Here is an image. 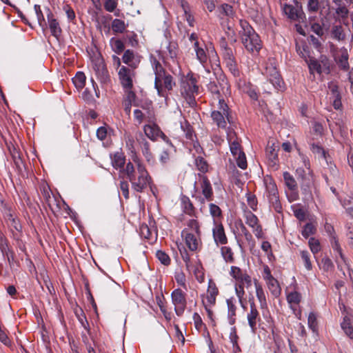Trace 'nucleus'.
I'll return each instance as SVG.
<instances>
[{"mask_svg":"<svg viewBox=\"0 0 353 353\" xmlns=\"http://www.w3.org/2000/svg\"><path fill=\"white\" fill-rule=\"evenodd\" d=\"M132 160L128 162L125 168L121 170V174L125 176L131 183L132 188L137 192H143L150 185L152 179L141 159L136 152L132 156Z\"/></svg>","mask_w":353,"mask_h":353,"instance_id":"f257e3e1","label":"nucleus"},{"mask_svg":"<svg viewBox=\"0 0 353 353\" xmlns=\"http://www.w3.org/2000/svg\"><path fill=\"white\" fill-rule=\"evenodd\" d=\"M239 35L244 48L252 54H258L262 48L259 35L245 20L239 21Z\"/></svg>","mask_w":353,"mask_h":353,"instance_id":"f03ea898","label":"nucleus"},{"mask_svg":"<svg viewBox=\"0 0 353 353\" xmlns=\"http://www.w3.org/2000/svg\"><path fill=\"white\" fill-rule=\"evenodd\" d=\"M211 118L219 128L223 130L227 128L228 123H232L231 110L223 99H219L218 110L212 112Z\"/></svg>","mask_w":353,"mask_h":353,"instance_id":"7ed1b4c3","label":"nucleus"},{"mask_svg":"<svg viewBox=\"0 0 353 353\" xmlns=\"http://www.w3.org/2000/svg\"><path fill=\"white\" fill-rule=\"evenodd\" d=\"M265 187V194L271 205L275 211L280 212L281 210V205L279 201V192L276 185L273 179L267 175L263 179Z\"/></svg>","mask_w":353,"mask_h":353,"instance_id":"20e7f679","label":"nucleus"},{"mask_svg":"<svg viewBox=\"0 0 353 353\" xmlns=\"http://www.w3.org/2000/svg\"><path fill=\"white\" fill-rule=\"evenodd\" d=\"M265 74L276 89L279 90L283 89L284 82L276 68L274 59H269L266 63Z\"/></svg>","mask_w":353,"mask_h":353,"instance_id":"39448f33","label":"nucleus"},{"mask_svg":"<svg viewBox=\"0 0 353 353\" xmlns=\"http://www.w3.org/2000/svg\"><path fill=\"white\" fill-rule=\"evenodd\" d=\"M306 63L310 74H314L315 72L319 74L323 72H330V61L325 55H321L319 59L310 57L308 59H306Z\"/></svg>","mask_w":353,"mask_h":353,"instance_id":"423d86ee","label":"nucleus"},{"mask_svg":"<svg viewBox=\"0 0 353 353\" xmlns=\"http://www.w3.org/2000/svg\"><path fill=\"white\" fill-rule=\"evenodd\" d=\"M200 188L202 196H194L201 203H204L205 201H211L214 198V192L212 184L205 174H198Z\"/></svg>","mask_w":353,"mask_h":353,"instance_id":"0eeeda50","label":"nucleus"},{"mask_svg":"<svg viewBox=\"0 0 353 353\" xmlns=\"http://www.w3.org/2000/svg\"><path fill=\"white\" fill-rule=\"evenodd\" d=\"M301 157L303 165L307 170V175L300 180V185L303 194L307 196L311 194V188L314 182V175L312 171L310 170V163L308 158L304 155H301Z\"/></svg>","mask_w":353,"mask_h":353,"instance_id":"6e6552de","label":"nucleus"},{"mask_svg":"<svg viewBox=\"0 0 353 353\" xmlns=\"http://www.w3.org/2000/svg\"><path fill=\"white\" fill-rule=\"evenodd\" d=\"M135 70L125 65L121 66L118 72V77L123 88H134V80L137 76Z\"/></svg>","mask_w":353,"mask_h":353,"instance_id":"1a4fd4ad","label":"nucleus"},{"mask_svg":"<svg viewBox=\"0 0 353 353\" xmlns=\"http://www.w3.org/2000/svg\"><path fill=\"white\" fill-rule=\"evenodd\" d=\"M186 294L180 288L175 289L171 294L172 302L174 305V311L177 316H181L187 305Z\"/></svg>","mask_w":353,"mask_h":353,"instance_id":"9d476101","label":"nucleus"},{"mask_svg":"<svg viewBox=\"0 0 353 353\" xmlns=\"http://www.w3.org/2000/svg\"><path fill=\"white\" fill-rule=\"evenodd\" d=\"M330 52L332 53L334 59L339 67L343 70H347L349 68V55L347 49L345 48L337 49L333 43L330 45Z\"/></svg>","mask_w":353,"mask_h":353,"instance_id":"9b49d317","label":"nucleus"},{"mask_svg":"<svg viewBox=\"0 0 353 353\" xmlns=\"http://www.w3.org/2000/svg\"><path fill=\"white\" fill-rule=\"evenodd\" d=\"M249 304L250 310L247 313V320L252 332L255 333L261 321V318L254 301L250 299Z\"/></svg>","mask_w":353,"mask_h":353,"instance_id":"f8f14e48","label":"nucleus"},{"mask_svg":"<svg viewBox=\"0 0 353 353\" xmlns=\"http://www.w3.org/2000/svg\"><path fill=\"white\" fill-rule=\"evenodd\" d=\"M136 139L146 162L148 165H154L155 163V157L151 151L150 143L141 132H139V134L137 135Z\"/></svg>","mask_w":353,"mask_h":353,"instance_id":"ddd939ff","label":"nucleus"},{"mask_svg":"<svg viewBox=\"0 0 353 353\" xmlns=\"http://www.w3.org/2000/svg\"><path fill=\"white\" fill-rule=\"evenodd\" d=\"M245 223L252 229V232L257 239H264L265 234L258 217L251 211H246L244 214Z\"/></svg>","mask_w":353,"mask_h":353,"instance_id":"4468645a","label":"nucleus"},{"mask_svg":"<svg viewBox=\"0 0 353 353\" xmlns=\"http://www.w3.org/2000/svg\"><path fill=\"white\" fill-rule=\"evenodd\" d=\"M208 89L212 94H215L219 101V99H223L221 94H225L228 92L229 85L224 77H220L216 81H211L208 84Z\"/></svg>","mask_w":353,"mask_h":353,"instance_id":"2eb2a0df","label":"nucleus"},{"mask_svg":"<svg viewBox=\"0 0 353 353\" xmlns=\"http://www.w3.org/2000/svg\"><path fill=\"white\" fill-rule=\"evenodd\" d=\"M145 135L151 141H157L161 137L165 142L172 145L168 137L161 131L160 128L155 123L146 124L143 126Z\"/></svg>","mask_w":353,"mask_h":353,"instance_id":"dca6fc26","label":"nucleus"},{"mask_svg":"<svg viewBox=\"0 0 353 353\" xmlns=\"http://www.w3.org/2000/svg\"><path fill=\"white\" fill-rule=\"evenodd\" d=\"M212 232L214 243L217 247L228 243V239L224 227L221 223L214 221Z\"/></svg>","mask_w":353,"mask_h":353,"instance_id":"f3484780","label":"nucleus"},{"mask_svg":"<svg viewBox=\"0 0 353 353\" xmlns=\"http://www.w3.org/2000/svg\"><path fill=\"white\" fill-rule=\"evenodd\" d=\"M230 276H232L239 284L245 285L246 288H249L252 285L251 277L241 268L236 266H232L230 268Z\"/></svg>","mask_w":353,"mask_h":353,"instance_id":"a211bd4d","label":"nucleus"},{"mask_svg":"<svg viewBox=\"0 0 353 353\" xmlns=\"http://www.w3.org/2000/svg\"><path fill=\"white\" fill-rule=\"evenodd\" d=\"M200 235L201 233L192 232L188 229H184L181 232V236L185 238L186 245L191 251L197 250L200 243Z\"/></svg>","mask_w":353,"mask_h":353,"instance_id":"6ab92c4d","label":"nucleus"},{"mask_svg":"<svg viewBox=\"0 0 353 353\" xmlns=\"http://www.w3.org/2000/svg\"><path fill=\"white\" fill-rule=\"evenodd\" d=\"M141 57L132 50H126L122 57V61L128 68L137 69L141 62Z\"/></svg>","mask_w":353,"mask_h":353,"instance_id":"aec40b11","label":"nucleus"},{"mask_svg":"<svg viewBox=\"0 0 353 353\" xmlns=\"http://www.w3.org/2000/svg\"><path fill=\"white\" fill-rule=\"evenodd\" d=\"M199 87L196 85V79L192 76L188 75L186 79L182 83V94H197Z\"/></svg>","mask_w":353,"mask_h":353,"instance_id":"412c9836","label":"nucleus"},{"mask_svg":"<svg viewBox=\"0 0 353 353\" xmlns=\"http://www.w3.org/2000/svg\"><path fill=\"white\" fill-rule=\"evenodd\" d=\"M193 49L195 52L196 59L205 67V64L207 63L208 59L207 51H209L210 49L205 43H196Z\"/></svg>","mask_w":353,"mask_h":353,"instance_id":"4be33fe9","label":"nucleus"},{"mask_svg":"<svg viewBox=\"0 0 353 353\" xmlns=\"http://www.w3.org/2000/svg\"><path fill=\"white\" fill-rule=\"evenodd\" d=\"M47 19L52 35L58 39L61 34V28L58 21L53 17V14L49 9H48Z\"/></svg>","mask_w":353,"mask_h":353,"instance_id":"5701e85b","label":"nucleus"},{"mask_svg":"<svg viewBox=\"0 0 353 353\" xmlns=\"http://www.w3.org/2000/svg\"><path fill=\"white\" fill-rule=\"evenodd\" d=\"M140 235L141 237L147 239L149 243H152L157 239V231L150 228L147 224L143 223L139 228Z\"/></svg>","mask_w":353,"mask_h":353,"instance_id":"b1692460","label":"nucleus"},{"mask_svg":"<svg viewBox=\"0 0 353 353\" xmlns=\"http://www.w3.org/2000/svg\"><path fill=\"white\" fill-rule=\"evenodd\" d=\"M219 294V290L216 283L210 279L208 281V287L207 290L206 301L209 305H214L216 303V299Z\"/></svg>","mask_w":353,"mask_h":353,"instance_id":"393cba45","label":"nucleus"},{"mask_svg":"<svg viewBox=\"0 0 353 353\" xmlns=\"http://www.w3.org/2000/svg\"><path fill=\"white\" fill-rule=\"evenodd\" d=\"M228 306V319L230 325H233L236 323V300L234 297L228 299L226 301Z\"/></svg>","mask_w":353,"mask_h":353,"instance_id":"a878e982","label":"nucleus"},{"mask_svg":"<svg viewBox=\"0 0 353 353\" xmlns=\"http://www.w3.org/2000/svg\"><path fill=\"white\" fill-rule=\"evenodd\" d=\"M168 74L165 70L160 72V74L159 72L155 74L154 88L160 97H165L167 94L163 89V83Z\"/></svg>","mask_w":353,"mask_h":353,"instance_id":"bb28decb","label":"nucleus"},{"mask_svg":"<svg viewBox=\"0 0 353 353\" xmlns=\"http://www.w3.org/2000/svg\"><path fill=\"white\" fill-rule=\"evenodd\" d=\"M254 283L256 289V296L259 302L261 308H267L268 303L266 300V296L262 285L258 282L256 279H254Z\"/></svg>","mask_w":353,"mask_h":353,"instance_id":"cd10ccee","label":"nucleus"},{"mask_svg":"<svg viewBox=\"0 0 353 353\" xmlns=\"http://www.w3.org/2000/svg\"><path fill=\"white\" fill-rule=\"evenodd\" d=\"M265 281L271 294L276 298L279 297L281 292V288L278 281L274 277Z\"/></svg>","mask_w":353,"mask_h":353,"instance_id":"c85d7f7f","label":"nucleus"},{"mask_svg":"<svg viewBox=\"0 0 353 353\" xmlns=\"http://www.w3.org/2000/svg\"><path fill=\"white\" fill-rule=\"evenodd\" d=\"M330 34L332 39L339 41H343L346 38L343 28L340 25L333 26L330 32Z\"/></svg>","mask_w":353,"mask_h":353,"instance_id":"c756f323","label":"nucleus"},{"mask_svg":"<svg viewBox=\"0 0 353 353\" xmlns=\"http://www.w3.org/2000/svg\"><path fill=\"white\" fill-rule=\"evenodd\" d=\"M157 53L159 55V58H157L154 54H150V57H149L150 63L151 64V66H152V68L153 70L154 74L158 72L160 74V72L165 70L159 61V59L161 58V53H160V52H157Z\"/></svg>","mask_w":353,"mask_h":353,"instance_id":"7c9ffc66","label":"nucleus"},{"mask_svg":"<svg viewBox=\"0 0 353 353\" xmlns=\"http://www.w3.org/2000/svg\"><path fill=\"white\" fill-rule=\"evenodd\" d=\"M125 157L123 153L116 152L112 159V166L116 169H120V171L125 168Z\"/></svg>","mask_w":353,"mask_h":353,"instance_id":"2f4dec72","label":"nucleus"},{"mask_svg":"<svg viewBox=\"0 0 353 353\" xmlns=\"http://www.w3.org/2000/svg\"><path fill=\"white\" fill-rule=\"evenodd\" d=\"M221 254L226 263H232L234 262V252L229 246L222 245L220 248Z\"/></svg>","mask_w":353,"mask_h":353,"instance_id":"473e14b6","label":"nucleus"},{"mask_svg":"<svg viewBox=\"0 0 353 353\" xmlns=\"http://www.w3.org/2000/svg\"><path fill=\"white\" fill-rule=\"evenodd\" d=\"M283 176L288 188L292 192L297 190V183L294 176L288 172H284Z\"/></svg>","mask_w":353,"mask_h":353,"instance_id":"72a5a7b5","label":"nucleus"},{"mask_svg":"<svg viewBox=\"0 0 353 353\" xmlns=\"http://www.w3.org/2000/svg\"><path fill=\"white\" fill-rule=\"evenodd\" d=\"M110 45L112 50L117 54H120L125 49L123 42L121 39L114 37L110 39Z\"/></svg>","mask_w":353,"mask_h":353,"instance_id":"f704fd0d","label":"nucleus"},{"mask_svg":"<svg viewBox=\"0 0 353 353\" xmlns=\"http://www.w3.org/2000/svg\"><path fill=\"white\" fill-rule=\"evenodd\" d=\"M181 208L185 214L193 215L194 213V207L188 196L181 198Z\"/></svg>","mask_w":353,"mask_h":353,"instance_id":"c9c22d12","label":"nucleus"},{"mask_svg":"<svg viewBox=\"0 0 353 353\" xmlns=\"http://www.w3.org/2000/svg\"><path fill=\"white\" fill-rule=\"evenodd\" d=\"M181 128L184 132L185 137L189 140L193 141L194 137L193 128L185 119L183 121H181Z\"/></svg>","mask_w":353,"mask_h":353,"instance_id":"e433bc0d","label":"nucleus"},{"mask_svg":"<svg viewBox=\"0 0 353 353\" xmlns=\"http://www.w3.org/2000/svg\"><path fill=\"white\" fill-rule=\"evenodd\" d=\"M265 154L267 158L269 159V161H271L272 165L276 164L278 158V154L276 150L274 147V144L272 145L267 146L265 149Z\"/></svg>","mask_w":353,"mask_h":353,"instance_id":"4c0bfd02","label":"nucleus"},{"mask_svg":"<svg viewBox=\"0 0 353 353\" xmlns=\"http://www.w3.org/2000/svg\"><path fill=\"white\" fill-rule=\"evenodd\" d=\"M126 28L125 22L121 19H115L112 22V29L114 33H123Z\"/></svg>","mask_w":353,"mask_h":353,"instance_id":"58836bf2","label":"nucleus"},{"mask_svg":"<svg viewBox=\"0 0 353 353\" xmlns=\"http://www.w3.org/2000/svg\"><path fill=\"white\" fill-rule=\"evenodd\" d=\"M0 250L3 255L6 256L8 262L10 263V259L9 256V251L10 248H9L8 240L3 235H0Z\"/></svg>","mask_w":353,"mask_h":353,"instance_id":"ea45409f","label":"nucleus"},{"mask_svg":"<svg viewBox=\"0 0 353 353\" xmlns=\"http://www.w3.org/2000/svg\"><path fill=\"white\" fill-rule=\"evenodd\" d=\"M341 326L345 334L350 339H353V327L351 325L349 318L345 316L341 323Z\"/></svg>","mask_w":353,"mask_h":353,"instance_id":"a19ab883","label":"nucleus"},{"mask_svg":"<svg viewBox=\"0 0 353 353\" xmlns=\"http://www.w3.org/2000/svg\"><path fill=\"white\" fill-rule=\"evenodd\" d=\"M85 79L84 73L78 72L72 79V81L77 88L81 89L85 85Z\"/></svg>","mask_w":353,"mask_h":353,"instance_id":"79ce46f5","label":"nucleus"},{"mask_svg":"<svg viewBox=\"0 0 353 353\" xmlns=\"http://www.w3.org/2000/svg\"><path fill=\"white\" fill-rule=\"evenodd\" d=\"M283 12L291 19L296 20L299 18L297 9L291 5H285Z\"/></svg>","mask_w":353,"mask_h":353,"instance_id":"37998d69","label":"nucleus"},{"mask_svg":"<svg viewBox=\"0 0 353 353\" xmlns=\"http://www.w3.org/2000/svg\"><path fill=\"white\" fill-rule=\"evenodd\" d=\"M13 162L19 171H21L24 167L22 159L20 157L19 152L14 148L13 151L11 152Z\"/></svg>","mask_w":353,"mask_h":353,"instance_id":"c03bdc74","label":"nucleus"},{"mask_svg":"<svg viewBox=\"0 0 353 353\" xmlns=\"http://www.w3.org/2000/svg\"><path fill=\"white\" fill-rule=\"evenodd\" d=\"M195 165L196 168L204 174L208 171V164L207 161L201 157H198L195 159Z\"/></svg>","mask_w":353,"mask_h":353,"instance_id":"a18cd8bd","label":"nucleus"},{"mask_svg":"<svg viewBox=\"0 0 353 353\" xmlns=\"http://www.w3.org/2000/svg\"><path fill=\"white\" fill-rule=\"evenodd\" d=\"M230 149L234 157H236L237 155L243 152L241 150V145L237 139L232 141V139H230Z\"/></svg>","mask_w":353,"mask_h":353,"instance_id":"49530a36","label":"nucleus"},{"mask_svg":"<svg viewBox=\"0 0 353 353\" xmlns=\"http://www.w3.org/2000/svg\"><path fill=\"white\" fill-rule=\"evenodd\" d=\"M316 231V227L312 223H306L302 231L301 234L305 239L308 238L310 235L314 234Z\"/></svg>","mask_w":353,"mask_h":353,"instance_id":"de8ad7c7","label":"nucleus"},{"mask_svg":"<svg viewBox=\"0 0 353 353\" xmlns=\"http://www.w3.org/2000/svg\"><path fill=\"white\" fill-rule=\"evenodd\" d=\"M308 327L312 330L313 332H316L318 330V323L316 315L314 312H310L307 318Z\"/></svg>","mask_w":353,"mask_h":353,"instance_id":"09e8293b","label":"nucleus"},{"mask_svg":"<svg viewBox=\"0 0 353 353\" xmlns=\"http://www.w3.org/2000/svg\"><path fill=\"white\" fill-rule=\"evenodd\" d=\"M209 210L211 216L214 218V222L217 221L216 219L221 217L222 211L218 205L214 203H210L209 205Z\"/></svg>","mask_w":353,"mask_h":353,"instance_id":"8fccbe9b","label":"nucleus"},{"mask_svg":"<svg viewBox=\"0 0 353 353\" xmlns=\"http://www.w3.org/2000/svg\"><path fill=\"white\" fill-rule=\"evenodd\" d=\"M300 255L303 262L304 263V265L307 270H311L312 268V265L310 261V254L307 250H302L300 252Z\"/></svg>","mask_w":353,"mask_h":353,"instance_id":"3c124183","label":"nucleus"},{"mask_svg":"<svg viewBox=\"0 0 353 353\" xmlns=\"http://www.w3.org/2000/svg\"><path fill=\"white\" fill-rule=\"evenodd\" d=\"M301 300V295L296 291L290 292L287 296V301L290 304H299Z\"/></svg>","mask_w":353,"mask_h":353,"instance_id":"603ef678","label":"nucleus"},{"mask_svg":"<svg viewBox=\"0 0 353 353\" xmlns=\"http://www.w3.org/2000/svg\"><path fill=\"white\" fill-rule=\"evenodd\" d=\"M225 63L228 68L229 70L232 73L234 76H237L239 74L237 64L235 60V57L231 59L225 61Z\"/></svg>","mask_w":353,"mask_h":353,"instance_id":"864d4df0","label":"nucleus"},{"mask_svg":"<svg viewBox=\"0 0 353 353\" xmlns=\"http://www.w3.org/2000/svg\"><path fill=\"white\" fill-rule=\"evenodd\" d=\"M239 229L242 233V234L244 236L245 240L248 241V243H252V246L254 245V242L253 240V237L252 234L248 231V230L246 228L245 225L241 222L239 223Z\"/></svg>","mask_w":353,"mask_h":353,"instance_id":"5fc2aeb1","label":"nucleus"},{"mask_svg":"<svg viewBox=\"0 0 353 353\" xmlns=\"http://www.w3.org/2000/svg\"><path fill=\"white\" fill-rule=\"evenodd\" d=\"M238 339L239 336L237 335L236 332V327H232L230 329V342L232 343L233 348L240 350V347L238 345Z\"/></svg>","mask_w":353,"mask_h":353,"instance_id":"6e6d98bb","label":"nucleus"},{"mask_svg":"<svg viewBox=\"0 0 353 353\" xmlns=\"http://www.w3.org/2000/svg\"><path fill=\"white\" fill-rule=\"evenodd\" d=\"M185 229H188L189 231L194 233L199 234L200 232V226L198 221L196 219H192L188 221L187 222V228Z\"/></svg>","mask_w":353,"mask_h":353,"instance_id":"4d7b16f0","label":"nucleus"},{"mask_svg":"<svg viewBox=\"0 0 353 353\" xmlns=\"http://www.w3.org/2000/svg\"><path fill=\"white\" fill-rule=\"evenodd\" d=\"M167 50L170 59H174L176 58L178 45L176 42L170 41L167 46Z\"/></svg>","mask_w":353,"mask_h":353,"instance_id":"13d9d810","label":"nucleus"},{"mask_svg":"<svg viewBox=\"0 0 353 353\" xmlns=\"http://www.w3.org/2000/svg\"><path fill=\"white\" fill-rule=\"evenodd\" d=\"M93 68L97 74H103L105 71V65L102 59L97 58L92 61Z\"/></svg>","mask_w":353,"mask_h":353,"instance_id":"bf43d9fd","label":"nucleus"},{"mask_svg":"<svg viewBox=\"0 0 353 353\" xmlns=\"http://www.w3.org/2000/svg\"><path fill=\"white\" fill-rule=\"evenodd\" d=\"M175 84L172 76L169 74L163 83V89L165 92V90L170 91L173 89Z\"/></svg>","mask_w":353,"mask_h":353,"instance_id":"052dcab7","label":"nucleus"},{"mask_svg":"<svg viewBox=\"0 0 353 353\" xmlns=\"http://www.w3.org/2000/svg\"><path fill=\"white\" fill-rule=\"evenodd\" d=\"M332 246L333 250L337 252V254H339V256L340 257L341 261L345 265H347V260H346L344 254H343L342 249L339 243V241L336 239H334V241L332 243Z\"/></svg>","mask_w":353,"mask_h":353,"instance_id":"680f3d73","label":"nucleus"},{"mask_svg":"<svg viewBox=\"0 0 353 353\" xmlns=\"http://www.w3.org/2000/svg\"><path fill=\"white\" fill-rule=\"evenodd\" d=\"M156 256L162 264L168 265L170 263V258L165 252L158 250L156 253Z\"/></svg>","mask_w":353,"mask_h":353,"instance_id":"e2e57ef3","label":"nucleus"},{"mask_svg":"<svg viewBox=\"0 0 353 353\" xmlns=\"http://www.w3.org/2000/svg\"><path fill=\"white\" fill-rule=\"evenodd\" d=\"M234 159H236L237 165L240 168L245 170L247 168L248 163L244 152L237 155Z\"/></svg>","mask_w":353,"mask_h":353,"instance_id":"0e129e2a","label":"nucleus"},{"mask_svg":"<svg viewBox=\"0 0 353 353\" xmlns=\"http://www.w3.org/2000/svg\"><path fill=\"white\" fill-rule=\"evenodd\" d=\"M296 50L299 55L303 58L306 62V59H308L310 56L308 54V52L306 50V48L304 46L299 45L298 43L296 44Z\"/></svg>","mask_w":353,"mask_h":353,"instance_id":"69168bd1","label":"nucleus"},{"mask_svg":"<svg viewBox=\"0 0 353 353\" xmlns=\"http://www.w3.org/2000/svg\"><path fill=\"white\" fill-rule=\"evenodd\" d=\"M309 246L312 252L315 254L321 250L320 243L314 238H310L309 240Z\"/></svg>","mask_w":353,"mask_h":353,"instance_id":"338daca9","label":"nucleus"},{"mask_svg":"<svg viewBox=\"0 0 353 353\" xmlns=\"http://www.w3.org/2000/svg\"><path fill=\"white\" fill-rule=\"evenodd\" d=\"M220 12L227 17H232L234 14L233 8L228 4L223 3L219 8Z\"/></svg>","mask_w":353,"mask_h":353,"instance_id":"774afa93","label":"nucleus"}]
</instances>
